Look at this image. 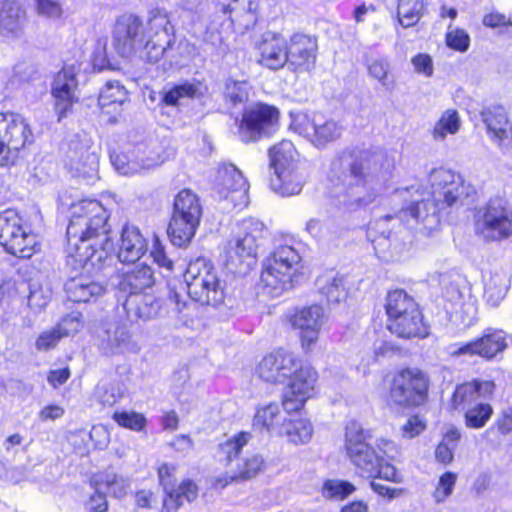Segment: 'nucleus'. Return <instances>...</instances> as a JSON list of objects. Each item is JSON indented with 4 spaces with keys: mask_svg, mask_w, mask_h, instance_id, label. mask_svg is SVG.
I'll return each mask as SVG.
<instances>
[{
    "mask_svg": "<svg viewBox=\"0 0 512 512\" xmlns=\"http://www.w3.org/2000/svg\"><path fill=\"white\" fill-rule=\"evenodd\" d=\"M394 168V157L384 149L360 151L330 193L349 211L366 207L387 191Z\"/></svg>",
    "mask_w": 512,
    "mask_h": 512,
    "instance_id": "1",
    "label": "nucleus"
},
{
    "mask_svg": "<svg viewBox=\"0 0 512 512\" xmlns=\"http://www.w3.org/2000/svg\"><path fill=\"white\" fill-rule=\"evenodd\" d=\"M107 220L106 209L95 199H83L72 205L67 238L71 257L80 265L94 264V258L101 260L102 254L112 249Z\"/></svg>",
    "mask_w": 512,
    "mask_h": 512,
    "instance_id": "2",
    "label": "nucleus"
},
{
    "mask_svg": "<svg viewBox=\"0 0 512 512\" xmlns=\"http://www.w3.org/2000/svg\"><path fill=\"white\" fill-rule=\"evenodd\" d=\"M184 279L187 293L195 302L213 307L223 304L226 296L225 281L210 260L200 257L191 261Z\"/></svg>",
    "mask_w": 512,
    "mask_h": 512,
    "instance_id": "3",
    "label": "nucleus"
},
{
    "mask_svg": "<svg viewBox=\"0 0 512 512\" xmlns=\"http://www.w3.org/2000/svg\"><path fill=\"white\" fill-rule=\"evenodd\" d=\"M301 268V256L290 245H280L264 260L261 281L273 296L292 287L293 277Z\"/></svg>",
    "mask_w": 512,
    "mask_h": 512,
    "instance_id": "4",
    "label": "nucleus"
},
{
    "mask_svg": "<svg viewBox=\"0 0 512 512\" xmlns=\"http://www.w3.org/2000/svg\"><path fill=\"white\" fill-rule=\"evenodd\" d=\"M202 207L199 198L190 189H183L174 199L172 218L168 226L171 243L177 247L187 246L200 223Z\"/></svg>",
    "mask_w": 512,
    "mask_h": 512,
    "instance_id": "5",
    "label": "nucleus"
},
{
    "mask_svg": "<svg viewBox=\"0 0 512 512\" xmlns=\"http://www.w3.org/2000/svg\"><path fill=\"white\" fill-rule=\"evenodd\" d=\"M264 224L254 218L241 222L240 232L227 244L226 265L233 272L245 273L255 264L258 239L262 237Z\"/></svg>",
    "mask_w": 512,
    "mask_h": 512,
    "instance_id": "6",
    "label": "nucleus"
},
{
    "mask_svg": "<svg viewBox=\"0 0 512 512\" xmlns=\"http://www.w3.org/2000/svg\"><path fill=\"white\" fill-rule=\"evenodd\" d=\"M429 179L431 197L441 209L463 205L466 200H473L476 195L475 186L450 169H434Z\"/></svg>",
    "mask_w": 512,
    "mask_h": 512,
    "instance_id": "7",
    "label": "nucleus"
},
{
    "mask_svg": "<svg viewBox=\"0 0 512 512\" xmlns=\"http://www.w3.org/2000/svg\"><path fill=\"white\" fill-rule=\"evenodd\" d=\"M33 141V132L24 117L0 113V166L15 165L19 152Z\"/></svg>",
    "mask_w": 512,
    "mask_h": 512,
    "instance_id": "8",
    "label": "nucleus"
},
{
    "mask_svg": "<svg viewBox=\"0 0 512 512\" xmlns=\"http://www.w3.org/2000/svg\"><path fill=\"white\" fill-rule=\"evenodd\" d=\"M475 233L482 240L500 241L512 235V211L501 198H493L475 214Z\"/></svg>",
    "mask_w": 512,
    "mask_h": 512,
    "instance_id": "9",
    "label": "nucleus"
},
{
    "mask_svg": "<svg viewBox=\"0 0 512 512\" xmlns=\"http://www.w3.org/2000/svg\"><path fill=\"white\" fill-rule=\"evenodd\" d=\"M371 438V431L364 429L359 422L352 420L347 423L344 448L350 461L365 477H372L381 459V456L368 443Z\"/></svg>",
    "mask_w": 512,
    "mask_h": 512,
    "instance_id": "10",
    "label": "nucleus"
},
{
    "mask_svg": "<svg viewBox=\"0 0 512 512\" xmlns=\"http://www.w3.org/2000/svg\"><path fill=\"white\" fill-rule=\"evenodd\" d=\"M429 378L418 369H403L392 380L390 401L399 407L412 408L422 405L428 396Z\"/></svg>",
    "mask_w": 512,
    "mask_h": 512,
    "instance_id": "11",
    "label": "nucleus"
},
{
    "mask_svg": "<svg viewBox=\"0 0 512 512\" xmlns=\"http://www.w3.org/2000/svg\"><path fill=\"white\" fill-rule=\"evenodd\" d=\"M0 245L19 258L28 259L35 252V236L23 227L21 217L14 210L0 212Z\"/></svg>",
    "mask_w": 512,
    "mask_h": 512,
    "instance_id": "12",
    "label": "nucleus"
},
{
    "mask_svg": "<svg viewBox=\"0 0 512 512\" xmlns=\"http://www.w3.org/2000/svg\"><path fill=\"white\" fill-rule=\"evenodd\" d=\"M279 127V111L273 106L257 104L244 110L238 128L242 142H257L270 137Z\"/></svg>",
    "mask_w": 512,
    "mask_h": 512,
    "instance_id": "13",
    "label": "nucleus"
},
{
    "mask_svg": "<svg viewBox=\"0 0 512 512\" xmlns=\"http://www.w3.org/2000/svg\"><path fill=\"white\" fill-rule=\"evenodd\" d=\"M145 31V54L150 62L159 61L175 44L174 29L165 11H149Z\"/></svg>",
    "mask_w": 512,
    "mask_h": 512,
    "instance_id": "14",
    "label": "nucleus"
},
{
    "mask_svg": "<svg viewBox=\"0 0 512 512\" xmlns=\"http://www.w3.org/2000/svg\"><path fill=\"white\" fill-rule=\"evenodd\" d=\"M290 128L317 148H324L342 134V127L335 120L320 114H297L293 116Z\"/></svg>",
    "mask_w": 512,
    "mask_h": 512,
    "instance_id": "15",
    "label": "nucleus"
},
{
    "mask_svg": "<svg viewBox=\"0 0 512 512\" xmlns=\"http://www.w3.org/2000/svg\"><path fill=\"white\" fill-rule=\"evenodd\" d=\"M113 47L122 57L145 51V31L142 19L133 13L119 16L113 28Z\"/></svg>",
    "mask_w": 512,
    "mask_h": 512,
    "instance_id": "16",
    "label": "nucleus"
},
{
    "mask_svg": "<svg viewBox=\"0 0 512 512\" xmlns=\"http://www.w3.org/2000/svg\"><path fill=\"white\" fill-rule=\"evenodd\" d=\"M289 378L290 382L282 402L287 414L296 412L304 406L314 392L318 376L312 367L303 366L298 360V368Z\"/></svg>",
    "mask_w": 512,
    "mask_h": 512,
    "instance_id": "17",
    "label": "nucleus"
},
{
    "mask_svg": "<svg viewBox=\"0 0 512 512\" xmlns=\"http://www.w3.org/2000/svg\"><path fill=\"white\" fill-rule=\"evenodd\" d=\"M249 185L241 171L233 164H223L217 172L215 191L232 206L244 207L248 204Z\"/></svg>",
    "mask_w": 512,
    "mask_h": 512,
    "instance_id": "18",
    "label": "nucleus"
},
{
    "mask_svg": "<svg viewBox=\"0 0 512 512\" xmlns=\"http://www.w3.org/2000/svg\"><path fill=\"white\" fill-rule=\"evenodd\" d=\"M160 147L140 145L131 155H111L115 169L122 175H134L142 171L153 169L164 162Z\"/></svg>",
    "mask_w": 512,
    "mask_h": 512,
    "instance_id": "19",
    "label": "nucleus"
},
{
    "mask_svg": "<svg viewBox=\"0 0 512 512\" xmlns=\"http://www.w3.org/2000/svg\"><path fill=\"white\" fill-rule=\"evenodd\" d=\"M78 71L75 65L64 66L53 79L51 93L55 99V111L59 120L78 101Z\"/></svg>",
    "mask_w": 512,
    "mask_h": 512,
    "instance_id": "20",
    "label": "nucleus"
},
{
    "mask_svg": "<svg viewBox=\"0 0 512 512\" xmlns=\"http://www.w3.org/2000/svg\"><path fill=\"white\" fill-rule=\"evenodd\" d=\"M326 320L325 310L316 304L297 309L289 316L290 324L300 331L302 347L306 350L317 342Z\"/></svg>",
    "mask_w": 512,
    "mask_h": 512,
    "instance_id": "21",
    "label": "nucleus"
},
{
    "mask_svg": "<svg viewBox=\"0 0 512 512\" xmlns=\"http://www.w3.org/2000/svg\"><path fill=\"white\" fill-rule=\"evenodd\" d=\"M507 348V334L502 329L486 328L481 337L459 346L451 353L454 356H480L487 360L494 359Z\"/></svg>",
    "mask_w": 512,
    "mask_h": 512,
    "instance_id": "22",
    "label": "nucleus"
},
{
    "mask_svg": "<svg viewBox=\"0 0 512 512\" xmlns=\"http://www.w3.org/2000/svg\"><path fill=\"white\" fill-rule=\"evenodd\" d=\"M298 368V359L291 352L279 349L266 355L257 367L258 376L269 383H282Z\"/></svg>",
    "mask_w": 512,
    "mask_h": 512,
    "instance_id": "23",
    "label": "nucleus"
},
{
    "mask_svg": "<svg viewBox=\"0 0 512 512\" xmlns=\"http://www.w3.org/2000/svg\"><path fill=\"white\" fill-rule=\"evenodd\" d=\"M401 197L405 198L406 194L411 195V203L402 209L403 214H409L416 221L424 224L427 228L434 227L439 219L438 212L442 210L438 203L431 197V192L420 191L419 188L412 186L411 188L401 189L397 191Z\"/></svg>",
    "mask_w": 512,
    "mask_h": 512,
    "instance_id": "24",
    "label": "nucleus"
},
{
    "mask_svg": "<svg viewBox=\"0 0 512 512\" xmlns=\"http://www.w3.org/2000/svg\"><path fill=\"white\" fill-rule=\"evenodd\" d=\"M480 115L491 141L502 151L509 150L512 147V123L505 108L492 105L484 108Z\"/></svg>",
    "mask_w": 512,
    "mask_h": 512,
    "instance_id": "25",
    "label": "nucleus"
},
{
    "mask_svg": "<svg viewBox=\"0 0 512 512\" xmlns=\"http://www.w3.org/2000/svg\"><path fill=\"white\" fill-rule=\"evenodd\" d=\"M317 39L296 33L287 43L288 65L294 70L308 71L316 61Z\"/></svg>",
    "mask_w": 512,
    "mask_h": 512,
    "instance_id": "26",
    "label": "nucleus"
},
{
    "mask_svg": "<svg viewBox=\"0 0 512 512\" xmlns=\"http://www.w3.org/2000/svg\"><path fill=\"white\" fill-rule=\"evenodd\" d=\"M256 47L262 66L277 70L288 64L287 41L280 34L265 32Z\"/></svg>",
    "mask_w": 512,
    "mask_h": 512,
    "instance_id": "27",
    "label": "nucleus"
},
{
    "mask_svg": "<svg viewBox=\"0 0 512 512\" xmlns=\"http://www.w3.org/2000/svg\"><path fill=\"white\" fill-rule=\"evenodd\" d=\"M439 284L443 290V297L453 306L465 309L466 312L475 311L470 294V287L466 279L458 273H443L439 275Z\"/></svg>",
    "mask_w": 512,
    "mask_h": 512,
    "instance_id": "28",
    "label": "nucleus"
},
{
    "mask_svg": "<svg viewBox=\"0 0 512 512\" xmlns=\"http://www.w3.org/2000/svg\"><path fill=\"white\" fill-rule=\"evenodd\" d=\"M494 388L492 381L473 380L459 384L453 392L451 406L454 410L464 411L477 402L488 399Z\"/></svg>",
    "mask_w": 512,
    "mask_h": 512,
    "instance_id": "29",
    "label": "nucleus"
},
{
    "mask_svg": "<svg viewBox=\"0 0 512 512\" xmlns=\"http://www.w3.org/2000/svg\"><path fill=\"white\" fill-rule=\"evenodd\" d=\"M98 346L106 355L133 351L132 335L124 325L109 324L98 332Z\"/></svg>",
    "mask_w": 512,
    "mask_h": 512,
    "instance_id": "30",
    "label": "nucleus"
},
{
    "mask_svg": "<svg viewBox=\"0 0 512 512\" xmlns=\"http://www.w3.org/2000/svg\"><path fill=\"white\" fill-rule=\"evenodd\" d=\"M128 91L118 81H108L100 90L98 106L102 112L109 116V122H116L122 113L123 105L128 101Z\"/></svg>",
    "mask_w": 512,
    "mask_h": 512,
    "instance_id": "31",
    "label": "nucleus"
},
{
    "mask_svg": "<svg viewBox=\"0 0 512 512\" xmlns=\"http://www.w3.org/2000/svg\"><path fill=\"white\" fill-rule=\"evenodd\" d=\"M66 165L75 175L93 179L98 172L99 158L86 145L76 144L67 153Z\"/></svg>",
    "mask_w": 512,
    "mask_h": 512,
    "instance_id": "32",
    "label": "nucleus"
},
{
    "mask_svg": "<svg viewBox=\"0 0 512 512\" xmlns=\"http://www.w3.org/2000/svg\"><path fill=\"white\" fill-rule=\"evenodd\" d=\"M26 22L25 11L15 2L4 1L0 4V34L8 39L23 35Z\"/></svg>",
    "mask_w": 512,
    "mask_h": 512,
    "instance_id": "33",
    "label": "nucleus"
},
{
    "mask_svg": "<svg viewBox=\"0 0 512 512\" xmlns=\"http://www.w3.org/2000/svg\"><path fill=\"white\" fill-rule=\"evenodd\" d=\"M264 464V458L260 454L247 455L239 460L236 471L218 476L214 481V486L223 489L233 481L252 479L262 471Z\"/></svg>",
    "mask_w": 512,
    "mask_h": 512,
    "instance_id": "34",
    "label": "nucleus"
},
{
    "mask_svg": "<svg viewBox=\"0 0 512 512\" xmlns=\"http://www.w3.org/2000/svg\"><path fill=\"white\" fill-rule=\"evenodd\" d=\"M146 251L147 243L139 229L134 226L124 227L118 249V259L123 263H135Z\"/></svg>",
    "mask_w": 512,
    "mask_h": 512,
    "instance_id": "35",
    "label": "nucleus"
},
{
    "mask_svg": "<svg viewBox=\"0 0 512 512\" xmlns=\"http://www.w3.org/2000/svg\"><path fill=\"white\" fill-rule=\"evenodd\" d=\"M155 282L152 268L144 263L135 265L132 269L125 272L119 281V289L128 295L144 293L151 288Z\"/></svg>",
    "mask_w": 512,
    "mask_h": 512,
    "instance_id": "36",
    "label": "nucleus"
},
{
    "mask_svg": "<svg viewBox=\"0 0 512 512\" xmlns=\"http://www.w3.org/2000/svg\"><path fill=\"white\" fill-rule=\"evenodd\" d=\"M124 310L130 320H149L156 317L160 310V304L151 294L137 293L128 295L124 304Z\"/></svg>",
    "mask_w": 512,
    "mask_h": 512,
    "instance_id": "37",
    "label": "nucleus"
},
{
    "mask_svg": "<svg viewBox=\"0 0 512 512\" xmlns=\"http://www.w3.org/2000/svg\"><path fill=\"white\" fill-rule=\"evenodd\" d=\"M287 418L277 403H268L257 408L253 418V427L260 432L266 431L279 435L283 432Z\"/></svg>",
    "mask_w": 512,
    "mask_h": 512,
    "instance_id": "38",
    "label": "nucleus"
},
{
    "mask_svg": "<svg viewBox=\"0 0 512 512\" xmlns=\"http://www.w3.org/2000/svg\"><path fill=\"white\" fill-rule=\"evenodd\" d=\"M388 329L401 338L424 337L427 335L419 309L388 320Z\"/></svg>",
    "mask_w": 512,
    "mask_h": 512,
    "instance_id": "39",
    "label": "nucleus"
},
{
    "mask_svg": "<svg viewBox=\"0 0 512 512\" xmlns=\"http://www.w3.org/2000/svg\"><path fill=\"white\" fill-rule=\"evenodd\" d=\"M225 14H229L232 22H238L244 28L256 23L258 3L256 0H218Z\"/></svg>",
    "mask_w": 512,
    "mask_h": 512,
    "instance_id": "40",
    "label": "nucleus"
},
{
    "mask_svg": "<svg viewBox=\"0 0 512 512\" xmlns=\"http://www.w3.org/2000/svg\"><path fill=\"white\" fill-rule=\"evenodd\" d=\"M275 178L271 179V188L283 197L299 194L305 182L302 172L298 167L275 172Z\"/></svg>",
    "mask_w": 512,
    "mask_h": 512,
    "instance_id": "41",
    "label": "nucleus"
},
{
    "mask_svg": "<svg viewBox=\"0 0 512 512\" xmlns=\"http://www.w3.org/2000/svg\"><path fill=\"white\" fill-rule=\"evenodd\" d=\"M511 272L508 269H499L490 272L485 282L484 297L488 304L496 307L505 298L511 284Z\"/></svg>",
    "mask_w": 512,
    "mask_h": 512,
    "instance_id": "42",
    "label": "nucleus"
},
{
    "mask_svg": "<svg viewBox=\"0 0 512 512\" xmlns=\"http://www.w3.org/2000/svg\"><path fill=\"white\" fill-rule=\"evenodd\" d=\"M345 280L338 272L328 271L317 278L316 286L329 302L340 303L346 299L348 293Z\"/></svg>",
    "mask_w": 512,
    "mask_h": 512,
    "instance_id": "43",
    "label": "nucleus"
},
{
    "mask_svg": "<svg viewBox=\"0 0 512 512\" xmlns=\"http://www.w3.org/2000/svg\"><path fill=\"white\" fill-rule=\"evenodd\" d=\"M65 291L71 301L86 303L103 295L105 289L100 283L81 277L69 280Z\"/></svg>",
    "mask_w": 512,
    "mask_h": 512,
    "instance_id": "44",
    "label": "nucleus"
},
{
    "mask_svg": "<svg viewBox=\"0 0 512 512\" xmlns=\"http://www.w3.org/2000/svg\"><path fill=\"white\" fill-rule=\"evenodd\" d=\"M164 492L161 512H177L184 501L192 502L198 495L197 486L191 480H185L177 487L164 489Z\"/></svg>",
    "mask_w": 512,
    "mask_h": 512,
    "instance_id": "45",
    "label": "nucleus"
},
{
    "mask_svg": "<svg viewBox=\"0 0 512 512\" xmlns=\"http://www.w3.org/2000/svg\"><path fill=\"white\" fill-rule=\"evenodd\" d=\"M90 483L92 488L107 490L115 498H123L130 489L129 479L113 471L95 474Z\"/></svg>",
    "mask_w": 512,
    "mask_h": 512,
    "instance_id": "46",
    "label": "nucleus"
},
{
    "mask_svg": "<svg viewBox=\"0 0 512 512\" xmlns=\"http://www.w3.org/2000/svg\"><path fill=\"white\" fill-rule=\"evenodd\" d=\"M270 167L275 172L297 167L298 152L290 140H282L268 150Z\"/></svg>",
    "mask_w": 512,
    "mask_h": 512,
    "instance_id": "47",
    "label": "nucleus"
},
{
    "mask_svg": "<svg viewBox=\"0 0 512 512\" xmlns=\"http://www.w3.org/2000/svg\"><path fill=\"white\" fill-rule=\"evenodd\" d=\"M205 92L206 87L200 81H185L164 92L161 101L168 106H177L183 99L200 98L205 94Z\"/></svg>",
    "mask_w": 512,
    "mask_h": 512,
    "instance_id": "48",
    "label": "nucleus"
},
{
    "mask_svg": "<svg viewBox=\"0 0 512 512\" xmlns=\"http://www.w3.org/2000/svg\"><path fill=\"white\" fill-rule=\"evenodd\" d=\"M312 435L313 426L308 419L294 418L292 416L287 418L283 426V432L279 434V436H286L295 445L308 443Z\"/></svg>",
    "mask_w": 512,
    "mask_h": 512,
    "instance_id": "49",
    "label": "nucleus"
},
{
    "mask_svg": "<svg viewBox=\"0 0 512 512\" xmlns=\"http://www.w3.org/2000/svg\"><path fill=\"white\" fill-rule=\"evenodd\" d=\"M386 313L388 320L419 309L414 299L402 289L390 291L386 298Z\"/></svg>",
    "mask_w": 512,
    "mask_h": 512,
    "instance_id": "50",
    "label": "nucleus"
},
{
    "mask_svg": "<svg viewBox=\"0 0 512 512\" xmlns=\"http://www.w3.org/2000/svg\"><path fill=\"white\" fill-rule=\"evenodd\" d=\"M426 0H399L397 16L404 28L414 26L423 16Z\"/></svg>",
    "mask_w": 512,
    "mask_h": 512,
    "instance_id": "51",
    "label": "nucleus"
},
{
    "mask_svg": "<svg viewBox=\"0 0 512 512\" xmlns=\"http://www.w3.org/2000/svg\"><path fill=\"white\" fill-rule=\"evenodd\" d=\"M461 125V120L458 112L455 109H447L444 111L435 123L432 135L437 141L444 140L447 135L456 134Z\"/></svg>",
    "mask_w": 512,
    "mask_h": 512,
    "instance_id": "52",
    "label": "nucleus"
},
{
    "mask_svg": "<svg viewBox=\"0 0 512 512\" xmlns=\"http://www.w3.org/2000/svg\"><path fill=\"white\" fill-rule=\"evenodd\" d=\"M465 425L471 429H480L486 425L493 414L490 404L481 400L464 410Z\"/></svg>",
    "mask_w": 512,
    "mask_h": 512,
    "instance_id": "53",
    "label": "nucleus"
},
{
    "mask_svg": "<svg viewBox=\"0 0 512 512\" xmlns=\"http://www.w3.org/2000/svg\"><path fill=\"white\" fill-rule=\"evenodd\" d=\"M96 400L103 406H113L123 396V389L118 382H100L94 392Z\"/></svg>",
    "mask_w": 512,
    "mask_h": 512,
    "instance_id": "54",
    "label": "nucleus"
},
{
    "mask_svg": "<svg viewBox=\"0 0 512 512\" xmlns=\"http://www.w3.org/2000/svg\"><path fill=\"white\" fill-rule=\"evenodd\" d=\"M355 490V486L348 481L330 479L324 482L322 494L327 499L343 500L354 493Z\"/></svg>",
    "mask_w": 512,
    "mask_h": 512,
    "instance_id": "55",
    "label": "nucleus"
},
{
    "mask_svg": "<svg viewBox=\"0 0 512 512\" xmlns=\"http://www.w3.org/2000/svg\"><path fill=\"white\" fill-rule=\"evenodd\" d=\"M369 75L380 82L385 89H390L394 85L393 76L390 73V64L384 58L373 59L368 64Z\"/></svg>",
    "mask_w": 512,
    "mask_h": 512,
    "instance_id": "56",
    "label": "nucleus"
},
{
    "mask_svg": "<svg viewBox=\"0 0 512 512\" xmlns=\"http://www.w3.org/2000/svg\"><path fill=\"white\" fill-rule=\"evenodd\" d=\"M250 439V433L240 432L227 441L221 443L219 445V453L226 461L230 462L234 457L238 456L242 448L249 442Z\"/></svg>",
    "mask_w": 512,
    "mask_h": 512,
    "instance_id": "57",
    "label": "nucleus"
},
{
    "mask_svg": "<svg viewBox=\"0 0 512 512\" xmlns=\"http://www.w3.org/2000/svg\"><path fill=\"white\" fill-rule=\"evenodd\" d=\"M457 475L453 472H446L440 476L438 484L433 493V497L437 503H441L448 498L455 487Z\"/></svg>",
    "mask_w": 512,
    "mask_h": 512,
    "instance_id": "58",
    "label": "nucleus"
},
{
    "mask_svg": "<svg viewBox=\"0 0 512 512\" xmlns=\"http://www.w3.org/2000/svg\"><path fill=\"white\" fill-rule=\"evenodd\" d=\"M113 419L122 427L140 431L145 427V417L136 412H116Z\"/></svg>",
    "mask_w": 512,
    "mask_h": 512,
    "instance_id": "59",
    "label": "nucleus"
},
{
    "mask_svg": "<svg viewBox=\"0 0 512 512\" xmlns=\"http://www.w3.org/2000/svg\"><path fill=\"white\" fill-rule=\"evenodd\" d=\"M83 326L82 315L78 312H72L66 315L57 324L56 328L61 332L62 338L65 336L73 335L80 331Z\"/></svg>",
    "mask_w": 512,
    "mask_h": 512,
    "instance_id": "60",
    "label": "nucleus"
},
{
    "mask_svg": "<svg viewBox=\"0 0 512 512\" xmlns=\"http://www.w3.org/2000/svg\"><path fill=\"white\" fill-rule=\"evenodd\" d=\"M371 478H381L393 483H401L403 481L402 474L398 472L392 464L385 462L382 457L379 460L378 467L375 468V473L372 474Z\"/></svg>",
    "mask_w": 512,
    "mask_h": 512,
    "instance_id": "61",
    "label": "nucleus"
},
{
    "mask_svg": "<svg viewBox=\"0 0 512 512\" xmlns=\"http://www.w3.org/2000/svg\"><path fill=\"white\" fill-rule=\"evenodd\" d=\"M246 82L229 79L225 84V94L234 103H242L248 97Z\"/></svg>",
    "mask_w": 512,
    "mask_h": 512,
    "instance_id": "62",
    "label": "nucleus"
},
{
    "mask_svg": "<svg viewBox=\"0 0 512 512\" xmlns=\"http://www.w3.org/2000/svg\"><path fill=\"white\" fill-rule=\"evenodd\" d=\"M51 299L50 289L43 287H34L30 289L28 296V305L34 311H40L45 308Z\"/></svg>",
    "mask_w": 512,
    "mask_h": 512,
    "instance_id": "63",
    "label": "nucleus"
},
{
    "mask_svg": "<svg viewBox=\"0 0 512 512\" xmlns=\"http://www.w3.org/2000/svg\"><path fill=\"white\" fill-rule=\"evenodd\" d=\"M447 45L457 51L465 52L470 44V37L463 29H454L446 35Z\"/></svg>",
    "mask_w": 512,
    "mask_h": 512,
    "instance_id": "64",
    "label": "nucleus"
}]
</instances>
